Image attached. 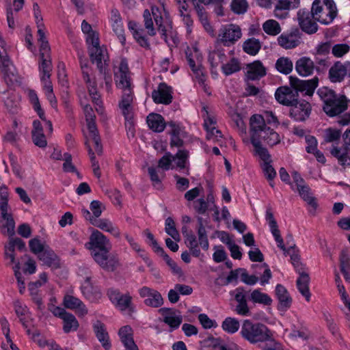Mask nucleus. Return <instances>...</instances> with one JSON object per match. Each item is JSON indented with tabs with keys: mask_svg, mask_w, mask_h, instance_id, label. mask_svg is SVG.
I'll return each mask as SVG.
<instances>
[{
	"mask_svg": "<svg viewBox=\"0 0 350 350\" xmlns=\"http://www.w3.org/2000/svg\"><path fill=\"white\" fill-rule=\"evenodd\" d=\"M91 254L94 261L105 271H113L119 265L117 257L109 253L111 243L98 230H94L90 237Z\"/></svg>",
	"mask_w": 350,
	"mask_h": 350,
	"instance_id": "nucleus-1",
	"label": "nucleus"
},
{
	"mask_svg": "<svg viewBox=\"0 0 350 350\" xmlns=\"http://www.w3.org/2000/svg\"><path fill=\"white\" fill-rule=\"evenodd\" d=\"M151 12L152 14L148 9H146L143 13L144 25L148 34L150 36H154L157 34V31L154 27L153 17L161 37L167 42V36L172 30V21L169 12L164 6L162 8L152 6Z\"/></svg>",
	"mask_w": 350,
	"mask_h": 350,
	"instance_id": "nucleus-2",
	"label": "nucleus"
},
{
	"mask_svg": "<svg viewBox=\"0 0 350 350\" xmlns=\"http://www.w3.org/2000/svg\"><path fill=\"white\" fill-rule=\"evenodd\" d=\"M114 80L118 88L122 90L123 94L119 107L123 115L128 119L131 117V103L133 100L131 87V72L127 61L122 59L117 70L114 71Z\"/></svg>",
	"mask_w": 350,
	"mask_h": 350,
	"instance_id": "nucleus-3",
	"label": "nucleus"
},
{
	"mask_svg": "<svg viewBox=\"0 0 350 350\" xmlns=\"http://www.w3.org/2000/svg\"><path fill=\"white\" fill-rule=\"evenodd\" d=\"M317 93L323 102V111L329 117L338 116L347 109L349 100L345 95H338L327 87L319 88Z\"/></svg>",
	"mask_w": 350,
	"mask_h": 350,
	"instance_id": "nucleus-4",
	"label": "nucleus"
},
{
	"mask_svg": "<svg viewBox=\"0 0 350 350\" xmlns=\"http://www.w3.org/2000/svg\"><path fill=\"white\" fill-rule=\"evenodd\" d=\"M286 252L290 254L291 260L296 272L299 275L297 280V287L299 293L306 298L307 301H310V293L309 289L310 277L307 273L306 265L300 261V255L299 250L297 249L295 245L290 246Z\"/></svg>",
	"mask_w": 350,
	"mask_h": 350,
	"instance_id": "nucleus-5",
	"label": "nucleus"
},
{
	"mask_svg": "<svg viewBox=\"0 0 350 350\" xmlns=\"http://www.w3.org/2000/svg\"><path fill=\"white\" fill-rule=\"evenodd\" d=\"M240 334L251 344L264 342L272 336V332L265 325L249 319L243 321Z\"/></svg>",
	"mask_w": 350,
	"mask_h": 350,
	"instance_id": "nucleus-6",
	"label": "nucleus"
},
{
	"mask_svg": "<svg viewBox=\"0 0 350 350\" xmlns=\"http://www.w3.org/2000/svg\"><path fill=\"white\" fill-rule=\"evenodd\" d=\"M311 11L314 19L323 25L332 23L338 14V9L334 0H314Z\"/></svg>",
	"mask_w": 350,
	"mask_h": 350,
	"instance_id": "nucleus-7",
	"label": "nucleus"
},
{
	"mask_svg": "<svg viewBox=\"0 0 350 350\" xmlns=\"http://www.w3.org/2000/svg\"><path fill=\"white\" fill-rule=\"evenodd\" d=\"M86 42L88 45V49L92 62L96 63L100 72H103L107 65V51L99 44L98 34L92 33L86 39Z\"/></svg>",
	"mask_w": 350,
	"mask_h": 350,
	"instance_id": "nucleus-8",
	"label": "nucleus"
},
{
	"mask_svg": "<svg viewBox=\"0 0 350 350\" xmlns=\"http://www.w3.org/2000/svg\"><path fill=\"white\" fill-rule=\"evenodd\" d=\"M83 111L85 116L87 126L89 131V137L92 138L95 144V150L98 154L103 152V147L100 144V138L96 124V116L92 107L89 104L83 105Z\"/></svg>",
	"mask_w": 350,
	"mask_h": 350,
	"instance_id": "nucleus-9",
	"label": "nucleus"
},
{
	"mask_svg": "<svg viewBox=\"0 0 350 350\" xmlns=\"http://www.w3.org/2000/svg\"><path fill=\"white\" fill-rule=\"evenodd\" d=\"M49 310L56 317L63 320V330L65 333L76 331L79 327V322L76 317L71 313L67 312L64 308L56 307L52 304H49Z\"/></svg>",
	"mask_w": 350,
	"mask_h": 350,
	"instance_id": "nucleus-10",
	"label": "nucleus"
},
{
	"mask_svg": "<svg viewBox=\"0 0 350 350\" xmlns=\"http://www.w3.org/2000/svg\"><path fill=\"white\" fill-rule=\"evenodd\" d=\"M242 36L240 27L235 24L223 25L218 34V39L224 46L234 44Z\"/></svg>",
	"mask_w": 350,
	"mask_h": 350,
	"instance_id": "nucleus-11",
	"label": "nucleus"
},
{
	"mask_svg": "<svg viewBox=\"0 0 350 350\" xmlns=\"http://www.w3.org/2000/svg\"><path fill=\"white\" fill-rule=\"evenodd\" d=\"M34 18L38 27V33L39 38H38V44L40 48V60H39V70L40 79H44V53L42 52V47L44 46V32H43V23L42 12L38 3H35L33 6Z\"/></svg>",
	"mask_w": 350,
	"mask_h": 350,
	"instance_id": "nucleus-12",
	"label": "nucleus"
},
{
	"mask_svg": "<svg viewBox=\"0 0 350 350\" xmlns=\"http://www.w3.org/2000/svg\"><path fill=\"white\" fill-rule=\"evenodd\" d=\"M297 21L302 31L308 34L315 33L319 29L317 21L314 19L312 11L301 9L297 14Z\"/></svg>",
	"mask_w": 350,
	"mask_h": 350,
	"instance_id": "nucleus-13",
	"label": "nucleus"
},
{
	"mask_svg": "<svg viewBox=\"0 0 350 350\" xmlns=\"http://www.w3.org/2000/svg\"><path fill=\"white\" fill-rule=\"evenodd\" d=\"M301 36L302 33L300 29L297 27H293L288 31L284 32L279 36L278 42L283 49H294L301 43Z\"/></svg>",
	"mask_w": 350,
	"mask_h": 350,
	"instance_id": "nucleus-14",
	"label": "nucleus"
},
{
	"mask_svg": "<svg viewBox=\"0 0 350 350\" xmlns=\"http://www.w3.org/2000/svg\"><path fill=\"white\" fill-rule=\"evenodd\" d=\"M290 116L296 121H305L311 113V105L306 100L298 101L294 99L293 103L289 105Z\"/></svg>",
	"mask_w": 350,
	"mask_h": 350,
	"instance_id": "nucleus-15",
	"label": "nucleus"
},
{
	"mask_svg": "<svg viewBox=\"0 0 350 350\" xmlns=\"http://www.w3.org/2000/svg\"><path fill=\"white\" fill-rule=\"evenodd\" d=\"M289 80L291 87L297 92H305V94L308 96L313 94L319 82L317 77L310 80H301L297 77L291 76Z\"/></svg>",
	"mask_w": 350,
	"mask_h": 350,
	"instance_id": "nucleus-16",
	"label": "nucleus"
},
{
	"mask_svg": "<svg viewBox=\"0 0 350 350\" xmlns=\"http://www.w3.org/2000/svg\"><path fill=\"white\" fill-rule=\"evenodd\" d=\"M250 126L251 141L254 139H261V135H262L266 129L268 128L265 124L264 116L259 114H254L251 116L250 120Z\"/></svg>",
	"mask_w": 350,
	"mask_h": 350,
	"instance_id": "nucleus-17",
	"label": "nucleus"
},
{
	"mask_svg": "<svg viewBox=\"0 0 350 350\" xmlns=\"http://www.w3.org/2000/svg\"><path fill=\"white\" fill-rule=\"evenodd\" d=\"M110 301L121 310H125L131 306L132 297L129 294H122L119 290L110 288L107 291Z\"/></svg>",
	"mask_w": 350,
	"mask_h": 350,
	"instance_id": "nucleus-18",
	"label": "nucleus"
},
{
	"mask_svg": "<svg viewBox=\"0 0 350 350\" xmlns=\"http://www.w3.org/2000/svg\"><path fill=\"white\" fill-rule=\"evenodd\" d=\"M142 297H146L144 304L150 307L158 308L163 304V297L159 292L147 286H144L139 290Z\"/></svg>",
	"mask_w": 350,
	"mask_h": 350,
	"instance_id": "nucleus-19",
	"label": "nucleus"
},
{
	"mask_svg": "<svg viewBox=\"0 0 350 350\" xmlns=\"http://www.w3.org/2000/svg\"><path fill=\"white\" fill-rule=\"evenodd\" d=\"M172 88L165 83L159 85L158 90L152 92V97L155 103L169 105L172 101Z\"/></svg>",
	"mask_w": 350,
	"mask_h": 350,
	"instance_id": "nucleus-20",
	"label": "nucleus"
},
{
	"mask_svg": "<svg viewBox=\"0 0 350 350\" xmlns=\"http://www.w3.org/2000/svg\"><path fill=\"white\" fill-rule=\"evenodd\" d=\"M159 312L163 317L161 321L170 326L171 332L178 328L182 323V316L176 315L175 310L173 309L161 308L159 310Z\"/></svg>",
	"mask_w": 350,
	"mask_h": 350,
	"instance_id": "nucleus-21",
	"label": "nucleus"
},
{
	"mask_svg": "<svg viewBox=\"0 0 350 350\" xmlns=\"http://www.w3.org/2000/svg\"><path fill=\"white\" fill-rule=\"evenodd\" d=\"M15 223L12 215L8 213V208H5V204L0 209V230L4 234L12 236L14 232Z\"/></svg>",
	"mask_w": 350,
	"mask_h": 350,
	"instance_id": "nucleus-22",
	"label": "nucleus"
},
{
	"mask_svg": "<svg viewBox=\"0 0 350 350\" xmlns=\"http://www.w3.org/2000/svg\"><path fill=\"white\" fill-rule=\"evenodd\" d=\"M234 299L238 303L235 308V312L242 316L250 315V309L247 303V292L243 287H238L234 291Z\"/></svg>",
	"mask_w": 350,
	"mask_h": 350,
	"instance_id": "nucleus-23",
	"label": "nucleus"
},
{
	"mask_svg": "<svg viewBox=\"0 0 350 350\" xmlns=\"http://www.w3.org/2000/svg\"><path fill=\"white\" fill-rule=\"evenodd\" d=\"M299 2L300 0H278L274 9L275 16L280 19L285 18L288 15L286 11L297 8Z\"/></svg>",
	"mask_w": 350,
	"mask_h": 350,
	"instance_id": "nucleus-24",
	"label": "nucleus"
},
{
	"mask_svg": "<svg viewBox=\"0 0 350 350\" xmlns=\"http://www.w3.org/2000/svg\"><path fill=\"white\" fill-rule=\"evenodd\" d=\"M275 295L279 301L278 309L286 311L292 304V298L286 288L282 284H278L275 287Z\"/></svg>",
	"mask_w": 350,
	"mask_h": 350,
	"instance_id": "nucleus-25",
	"label": "nucleus"
},
{
	"mask_svg": "<svg viewBox=\"0 0 350 350\" xmlns=\"http://www.w3.org/2000/svg\"><path fill=\"white\" fill-rule=\"evenodd\" d=\"M129 30L131 31L132 34L136 42L142 46L146 49H150V44L148 39L144 34V29L135 21H129L128 24Z\"/></svg>",
	"mask_w": 350,
	"mask_h": 350,
	"instance_id": "nucleus-26",
	"label": "nucleus"
},
{
	"mask_svg": "<svg viewBox=\"0 0 350 350\" xmlns=\"http://www.w3.org/2000/svg\"><path fill=\"white\" fill-rule=\"evenodd\" d=\"M111 20L113 31L118 36L121 44L124 45L126 42L124 30L123 28V24L122 22L120 14L117 10H111Z\"/></svg>",
	"mask_w": 350,
	"mask_h": 350,
	"instance_id": "nucleus-27",
	"label": "nucleus"
},
{
	"mask_svg": "<svg viewBox=\"0 0 350 350\" xmlns=\"http://www.w3.org/2000/svg\"><path fill=\"white\" fill-rule=\"evenodd\" d=\"M93 328L96 336L101 343L103 347L105 350H109L111 349V345L109 341L108 332H107L104 323L100 321H97L95 323H94Z\"/></svg>",
	"mask_w": 350,
	"mask_h": 350,
	"instance_id": "nucleus-28",
	"label": "nucleus"
},
{
	"mask_svg": "<svg viewBox=\"0 0 350 350\" xmlns=\"http://www.w3.org/2000/svg\"><path fill=\"white\" fill-rule=\"evenodd\" d=\"M248 70L246 73V79L255 81L266 75V69L260 61H255L247 65Z\"/></svg>",
	"mask_w": 350,
	"mask_h": 350,
	"instance_id": "nucleus-29",
	"label": "nucleus"
},
{
	"mask_svg": "<svg viewBox=\"0 0 350 350\" xmlns=\"http://www.w3.org/2000/svg\"><path fill=\"white\" fill-rule=\"evenodd\" d=\"M63 304L66 308L78 310L82 315L88 313V310L84 304L77 297L70 295H66L64 297Z\"/></svg>",
	"mask_w": 350,
	"mask_h": 350,
	"instance_id": "nucleus-30",
	"label": "nucleus"
},
{
	"mask_svg": "<svg viewBox=\"0 0 350 350\" xmlns=\"http://www.w3.org/2000/svg\"><path fill=\"white\" fill-rule=\"evenodd\" d=\"M314 68V62L307 57H301L295 63L296 71L299 75L303 77L311 75Z\"/></svg>",
	"mask_w": 350,
	"mask_h": 350,
	"instance_id": "nucleus-31",
	"label": "nucleus"
},
{
	"mask_svg": "<svg viewBox=\"0 0 350 350\" xmlns=\"http://www.w3.org/2000/svg\"><path fill=\"white\" fill-rule=\"evenodd\" d=\"M81 288L83 295L91 302H94L101 297L100 291L91 284L89 277L85 278Z\"/></svg>",
	"mask_w": 350,
	"mask_h": 350,
	"instance_id": "nucleus-32",
	"label": "nucleus"
},
{
	"mask_svg": "<svg viewBox=\"0 0 350 350\" xmlns=\"http://www.w3.org/2000/svg\"><path fill=\"white\" fill-rule=\"evenodd\" d=\"M346 71L344 64L338 61L329 68V79L333 83H340L344 80Z\"/></svg>",
	"mask_w": 350,
	"mask_h": 350,
	"instance_id": "nucleus-33",
	"label": "nucleus"
},
{
	"mask_svg": "<svg viewBox=\"0 0 350 350\" xmlns=\"http://www.w3.org/2000/svg\"><path fill=\"white\" fill-rule=\"evenodd\" d=\"M147 123L150 129L157 133L162 132L167 125L163 116L158 113L149 114L147 117Z\"/></svg>",
	"mask_w": 350,
	"mask_h": 350,
	"instance_id": "nucleus-34",
	"label": "nucleus"
},
{
	"mask_svg": "<svg viewBox=\"0 0 350 350\" xmlns=\"http://www.w3.org/2000/svg\"><path fill=\"white\" fill-rule=\"evenodd\" d=\"M25 248V243L21 239H12L10 240L8 245L5 247V254L6 258L10 260L12 263L15 262L14 252L15 249L23 251Z\"/></svg>",
	"mask_w": 350,
	"mask_h": 350,
	"instance_id": "nucleus-35",
	"label": "nucleus"
},
{
	"mask_svg": "<svg viewBox=\"0 0 350 350\" xmlns=\"http://www.w3.org/2000/svg\"><path fill=\"white\" fill-rule=\"evenodd\" d=\"M31 138L36 146L40 148H44V131L42 122L38 120H36L33 122Z\"/></svg>",
	"mask_w": 350,
	"mask_h": 350,
	"instance_id": "nucleus-36",
	"label": "nucleus"
},
{
	"mask_svg": "<svg viewBox=\"0 0 350 350\" xmlns=\"http://www.w3.org/2000/svg\"><path fill=\"white\" fill-rule=\"evenodd\" d=\"M292 90L288 87H280L275 93V99L281 104L289 106L294 100L292 99Z\"/></svg>",
	"mask_w": 350,
	"mask_h": 350,
	"instance_id": "nucleus-37",
	"label": "nucleus"
},
{
	"mask_svg": "<svg viewBox=\"0 0 350 350\" xmlns=\"http://www.w3.org/2000/svg\"><path fill=\"white\" fill-rule=\"evenodd\" d=\"M42 286V282L40 280L35 282H31L29 285V289L31 296L33 301L36 304L39 309L42 308V292L40 288Z\"/></svg>",
	"mask_w": 350,
	"mask_h": 350,
	"instance_id": "nucleus-38",
	"label": "nucleus"
},
{
	"mask_svg": "<svg viewBox=\"0 0 350 350\" xmlns=\"http://www.w3.org/2000/svg\"><path fill=\"white\" fill-rule=\"evenodd\" d=\"M93 225L104 231L111 233L116 237H120L119 229L114 226L107 219H96L93 220Z\"/></svg>",
	"mask_w": 350,
	"mask_h": 350,
	"instance_id": "nucleus-39",
	"label": "nucleus"
},
{
	"mask_svg": "<svg viewBox=\"0 0 350 350\" xmlns=\"http://www.w3.org/2000/svg\"><path fill=\"white\" fill-rule=\"evenodd\" d=\"M45 266L50 267L52 270L60 268L61 263L59 257L55 252L45 245Z\"/></svg>",
	"mask_w": 350,
	"mask_h": 350,
	"instance_id": "nucleus-40",
	"label": "nucleus"
},
{
	"mask_svg": "<svg viewBox=\"0 0 350 350\" xmlns=\"http://www.w3.org/2000/svg\"><path fill=\"white\" fill-rule=\"evenodd\" d=\"M261 48V44L259 40L254 38L246 40L243 44L244 52L250 55H256Z\"/></svg>",
	"mask_w": 350,
	"mask_h": 350,
	"instance_id": "nucleus-41",
	"label": "nucleus"
},
{
	"mask_svg": "<svg viewBox=\"0 0 350 350\" xmlns=\"http://www.w3.org/2000/svg\"><path fill=\"white\" fill-rule=\"evenodd\" d=\"M297 189L302 199L311 206L314 210H316L317 203L315 198L311 196L309 187L306 184H303L301 187H297Z\"/></svg>",
	"mask_w": 350,
	"mask_h": 350,
	"instance_id": "nucleus-42",
	"label": "nucleus"
},
{
	"mask_svg": "<svg viewBox=\"0 0 350 350\" xmlns=\"http://www.w3.org/2000/svg\"><path fill=\"white\" fill-rule=\"evenodd\" d=\"M25 93L27 96L30 103L33 106L34 110L38 113L39 117L41 119H43V113L42 112L41 105L37 93L33 90L29 88L25 90Z\"/></svg>",
	"mask_w": 350,
	"mask_h": 350,
	"instance_id": "nucleus-43",
	"label": "nucleus"
},
{
	"mask_svg": "<svg viewBox=\"0 0 350 350\" xmlns=\"http://www.w3.org/2000/svg\"><path fill=\"white\" fill-rule=\"evenodd\" d=\"M293 68V64L288 57H282L276 61L275 68L280 73L288 75L291 72Z\"/></svg>",
	"mask_w": 350,
	"mask_h": 350,
	"instance_id": "nucleus-44",
	"label": "nucleus"
},
{
	"mask_svg": "<svg viewBox=\"0 0 350 350\" xmlns=\"http://www.w3.org/2000/svg\"><path fill=\"white\" fill-rule=\"evenodd\" d=\"M250 299L254 303L266 306H269L272 303L271 298L267 294L260 292L258 289H255L251 293Z\"/></svg>",
	"mask_w": 350,
	"mask_h": 350,
	"instance_id": "nucleus-45",
	"label": "nucleus"
},
{
	"mask_svg": "<svg viewBox=\"0 0 350 350\" xmlns=\"http://www.w3.org/2000/svg\"><path fill=\"white\" fill-rule=\"evenodd\" d=\"M347 148L345 149V151L341 152L340 149L338 147H333L331 150V154L338 159V163L342 166H350V157L347 153Z\"/></svg>",
	"mask_w": 350,
	"mask_h": 350,
	"instance_id": "nucleus-46",
	"label": "nucleus"
},
{
	"mask_svg": "<svg viewBox=\"0 0 350 350\" xmlns=\"http://www.w3.org/2000/svg\"><path fill=\"white\" fill-rule=\"evenodd\" d=\"M254 147L256 154L263 161V163L271 161V155L267 149L262 146L260 139H254L251 141Z\"/></svg>",
	"mask_w": 350,
	"mask_h": 350,
	"instance_id": "nucleus-47",
	"label": "nucleus"
},
{
	"mask_svg": "<svg viewBox=\"0 0 350 350\" xmlns=\"http://www.w3.org/2000/svg\"><path fill=\"white\" fill-rule=\"evenodd\" d=\"M195 9L196 10L199 20L200 21L206 31L210 33L213 32V29L208 22V15L205 11L204 8L198 3L196 5H195Z\"/></svg>",
	"mask_w": 350,
	"mask_h": 350,
	"instance_id": "nucleus-48",
	"label": "nucleus"
},
{
	"mask_svg": "<svg viewBox=\"0 0 350 350\" xmlns=\"http://www.w3.org/2000/svg\"><path fill=\"white\" fill-rule=\"evenodd\" d=\"M262 29L266 33L270 36H276L281 32L279 23L273 19L266 21L262 25Z\"/></svg>",
	"mask_w": 350,
	"mask_h": 350,
	"instance_id": "nucleus-49",
	"label": "nucleus"
},
{
	"mask_svg": "<svg viewBox=\"0 0 350 350\" xmlns=\"http://www.w3.org/2000/svg\"><path fill=\"white\" fill-rule=\"evenodd\" d=\"M221 327L228 334H234L239 330L240 327V323L239 321L235 318L227 317L222 322Z\"/></svg>",
	"mask_w": 350,
	"mask_h": 350,
	"instance_id": "nucleus-50",
	"label": "nucleus"
},
{
	"mask_svg": "<svg viewBox=\"0 0 350 350\" xmlns=\"http://www.w3.org/2000/svg\"><path fill=\"white\" fill-rule=\"evenodd\" d=\"M221 70L226 76L230 75L241 70L240 62L233 57L228 63L222 64Z\"/></svg>",
	"mask_w": 350,
	"mask_h": 350,
	"instance_id": "nucleus-51",
	"label": "nucleus"
},
{
	"mask_svg": "<svg viewBox=\"0 0 350 350\" xmlns=\"http://www.w3.org/2000/svg\"><path fill=\"white\" fill-rule=\"evenodd\" d=\"M261 139H263L270 146L276 145L280 142L279 134L270 127L266 129L263 134L261 135Z\"/></svg>",
	"mask_w": 350,
	"mask_h": 350,
	"instance_id": "nucleus-52",
	"label": "nucleus"
},
{
	"mask_svg": "<svg viewBox=\"0 0 350 350\" xmlns=\"http://www.w3.org/2000/svg\"><path fill=\"white\" fill-rule=\"evenodd\" d=\"M161 256L165 261L166 264L170 267L172 271L174 274L179 275H183L181 269L177 265V264L165 253L163 248L159 249V252L157 253Z\"/></svg>",
	"mask_w": 350,
	"mask_h": 350,
	"instance_id": "nucleus-53",
	"label": "nucleus"
},
{
	"mask_svg": "<svg viewBox=\"0 0 350 350\" xmlns=\"http://www.w3.org/2000/svg\"><path fill=\"white\" fill-rule=\"evenodd\" d=\"M189 158V151L187 150H179L175 155L172 157L173 161L177 160L176 166L180 169L186 167V163Z\"/></svg>",
	"mask_w": 350,
	"mask_h": 350,
	"instance_id": "nucleus-54",
	"label": "nucleus"
},
{
	"mask_svg": "<svg viewBox=\"0 0 350 350\" xmlns=\"http://www.w3.org/2000/svg\"><path fill=\"white\" fill-rule=\"evenodd\" d=\"M230 6L234 13L242 14L247 12L248 3L246 0H232Z\"/></svg>",
	"mask_w": 350,
	"mask_h": 350,
	"instance_id": "nucleus-55",
	"label": "nucleus"
},
{
	"mask_svg": "<svg viewBox=\"0 0 350 350\" xmlns=\"http://www.w3.org/2000/svg\"><path fill=\"white\" fill-rule=\"evenodd\" d=\"M45 95L51 107L57 109V101L53 92L51 81L45 80Z\"/></svg>",
	"mask_w": 350,
	"mask_h": 350,
	"instance_id": "nucleus-56",
	"label": "nucleus"
},
{
	"mask_svg": "<svg viewBox=\"0 0 350 350\" xmlns=\"http://www.w3.org/2000/svg\"><path fill=\"white\" fill-rule=\"evenodd\" d=\"M226 55L221 51H213L209 53L208 60L211 65V67L215 68L219 64H223Z\"/></svg>",
	"mask_w": 350,
	"mask_h": 350,
	"instance_id": "nucleus-57",
	"label": "nucleus"
},
{
	"mask_svg": "<svg viewBox=\"0 0 350 350\" xmlns=\"http://www.w3.org/2000/svg\"><path fill=\"white\" fill-rule=\"evenodd\" d=\"M165 232L174 240H179V233L176 229L174 221L172 217H167L165 220Z\"/></svg>",
	"mask_w": 350,
	"mask_h": 350,
	"instance_id": "nucleus-58",
	"label": "nucleus"
},
{
	"mask_svg": "<svg viewBox=\"0 0 350 350\" xmlns=\"http://www.w3.org/2000/svg\"><path fill=\"white\" fill-rule=\"evenodd\" d=\"M340 268L342 273L350 272V258L346 250H342L340 254Z\"/></svg>",
	"mask_w": 350,
	"mask_h": 350,
	"instance_id": "nucleus-59",
	"label": "nucleus"
},
{
	"mask_svg": "<svg viewBox=\"0 0 350 350\" xmlns=\"http://www.w3.org/2000/svg\"><path fill=\"white\" fill-rule=\"evenodd\" d=\"M340 135L341 132L340 130L328 128L325 130L323 138L325 142L329 143L338 140L340 137Z\"/></svg>",
	"mask_w": 350,
	"mask_h": 350,
	"instance_id": "nucleus-60",
	"label": "nucleus"
},
{
	"mask_svg": "<svg viewBox=\"0 0 350 350\" xmlns=\"http://www.w3.org/2000/svg\"><path fill=\"white\" fill-rule=\"evenodd\" d=\"M291 336L293 338H300L303 340H307L309 337V332L308 329L302 325L300 327L293 325L291 333Z\"/></svg>",
	"mask_w": 350,
	"mask_h": 350,
	"instance_id": "nucleus-61",
	"label": "nucleus"
},
{
	"mask_svg": "<svg viewBox=\"0 0 350 350\" xmlns=\"http://www.w3.org/2000/svg\"><path fill=\"white\" fill-rule=\"evenodd\" d=\"M199 244L202 248L206 251L208 250L209 243L205 227H197Z\"/></svg>",
	"mask_w": 350,
	"mask_h": 350,
	"instance_id": "nucleus-62",
	"label": "nucleus"
},
{
	"mask_svg": "<svg viewBox=\"0 0 350 350\" xmlns=\"http://www.w3.org/2000/svg\"><path fill=\"white\" fill-rule=\"evenodd\" d=\"M271 161H268L266 163H263L261 165L262 170L263 173L266 177V178L269 181H271L276 176V172L273 167L271 165Z\"/></svg>",
	"mask_w": 350,
	"mask_h": 350,
	"instance_id": "nucleus-63",
	"label": "nucleus"
},
{
	"mask_svg": "<svg viewBox=\"0 0 350 350\" xmlns=\"http://www.w3.org/2000/svg\"><path fill=\"white\" fill-rule=\"evenodd\" d=\"M265 342L261 347V350H283L281 344L276 342L273 336Z\"/></svg>",
	"mask_w": 350,
	"mask_h": 350,
	"instance_id": "nucleus-64",
	"label": "nucleus"
}]
</instances>
